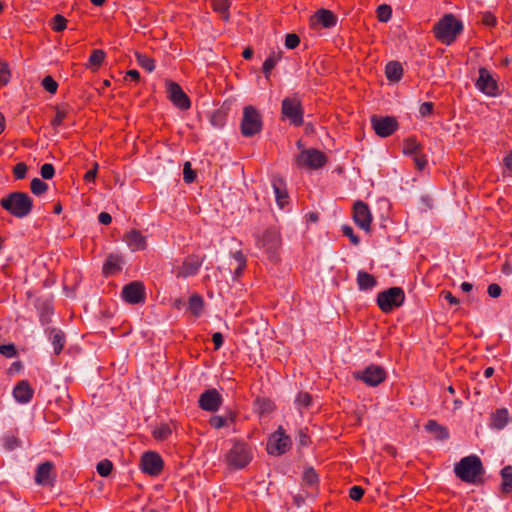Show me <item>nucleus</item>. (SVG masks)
Masks as SVG:
<instances>
[{
    "label": "nucleus",
    "mask_w": 512,
    "mask_h": 512,
    "mask_svg": "<svg viewBox=\"0 0 512 512\" xmlns=\"http://www.w3.org/2000/svg\"><path fill=\"white\" fill-rule=\"evenodd\" d=\"M1 206L13 216L22 219L32 210L33 200L25 192H12L3 197L0 201Z\"/></svg>",
    "instance_id": "1"
},
{
    "label": "nucleus",
    "mask_w": 512,
    "mask_h": 512,
    "mask_svg": "<svg viewBox=\"0 0 512 512\" xmlns=\"http://www.w3.org/2000/svg\"><path fill=\"white\" fill-rule=\"evenodd\" d=\"M455 474L462 481L476 483L477 479L484 473L480 458L476 455L464 457L455 465Z\"/></svg>",
    "instance_id": "2"
},
{
    "label": "nucleus",
    "mask_w": 512,
    "mask_h": 512,
    "mask_svg": "<svg viewBox=\"0 0 512 512\" xmlns=\"http://www.w3.org/2000/svg\"><path fill=\"white\" fill-rule=\"evenodd\" d=\"M463 24L452 14L445 15L434 25V32L438 40L450 45L462 32Z\"/></svg>",
    "instance_id": "3"
},
{
    "label": "nucleus",
    "mask_w": 512,
    "mask_h": 512,
    "mask_svg": "<svg viewBox=\"0 0 512 512\" xmlns=\"http://www.w3.org/2000/svg\"><path fill=\"white\" fill-rule=\"evenodd\" d=\"M252 450L247 444L236 442L226 454V462L233 469H242L252 460Z\"/></svg>",
    "instance_id": "4"
},
{
    "label": "nucleus",
    "mask_w": 512,
    "mask_h": 512,
    "mask_svg": "<svg viewBox=\"0 0 512 512\" xmlns=\"http://www.w3.org/2000/svg\"><path fill=\"white\" fill-rule=\"evenodd\" d=\"M405 299V294L400 287H391L377 295V304L382 312L388 313L400 307Z\"/></svg>",
    "instance_id": "5"
},
{
    "label": "nucleus",
    "mask_w": 512,
    "mask_h": 512,
    "mask_svg": "<svg viewBox=\"0 0 512 512\" xmlns=\"http://www.w3.org/2000/svg\"><path fill=\"white\" fill-rule=\"evenodd\" d=\"M262 118L260 113L253 106H246L243 109L241 121V132L245 137H252L262 130Z\"/></svg>",
    "instance_id": "6"
},
{
    "label": "nucleus",
    "mask_w": 512,
    "mask_h": 512,
    "mask_svg": "<svg viewBox=\"0 0 512 512\" xmlns=\"http://www.w3.org/2000/svg\"><path fill=\"white\" fill-rule=\"evenodd\" d=\"M326 156L317 149H302L295 157L296 164L299 168H306L309 170H316L324 166L326 163Z\"/></svg>",
    "instance_id": "7"
},
{
    "label": "nucleus",
    "mask_w": 512,
    "mask_h": 512,
    "mask_svg": "<svg viewBox=\"0 0 512 512\" xmlns=\"http://www.w3.org/2000/svg\"><path fill=\"white\" fill-rule=\"evenodd\" d=\"M291 444L290 437L285 433L283 427L279 426L268 439L267 452L271 455L279 456L286 453L290 449Z\"/></svg>",
    "instance_id": "8"
},
{
    "label": "nucleus",
    "mask_w": 512,
    "mask_h": 512,
    "mask_svg": "<svg viewBox=\"0 0 512 512\" xmlns=\"http://www.w3.org/2000/svg\"><path fill=\"white\" fill-rule=\"evenodd\" d=\"M258 244L266 250L269 258L272 261L278 260L277 250L281 245V238L279 232L276 229H267L262 238L259 239Z\"/></svg>",
    "instance_id": "9"
},
{
    "label": "nucleus",
    "mask_w": 512,
    "mask_h": 512,
    "mask_svg": "<svg viewBox=\"0 0 512 512\" xmlns=\"http://www.w3.org/2000/svg\"><path fill=\"white\" fill-rule=\"evenodd\" d=\"M121 296L125 302L132 305L143 303L146 299L144 284L140 281L126 284L122 289Z\"/></svg>",
    "instance_id": "10"
},
{
    "label": "nucleus",
    "mask_w": 512,
    "mask_h": 512,
    "mask_svg": "<svg viewBox=\"0 0 512 512\" xmlns=\"http://www.w3.org/2000/svg\"><path fill=\"white\" fill-rule=\"evenodd\" d=\"M356 379H361L366 385L376 387L386 379L385 370L378 365H370L362 372L355 373Z\"/></svg>",
    "instance_id": "11"
},
{
    "label": "nucleus",
    "mask_w": 512,
    "mask_h": 512,
    "mask_svg": "<svg viewBox=\"0 0 512 512\" xmlns=\"http://www.w3.org/2000/svg\"><path fill=\"white\" fill-rule=\"evenodd\" d=\"M282 114L295 126H299L303 122V111L300 101L296 98H285L282 101Z\"/></svg>",
    "instance_id": "12"
},
{
    "label": "nucleus",
    "mask_w": 512,
    "mask_h": 512,
    "mask_svg": "<svg viewBox=\"0 0 512 512\" xmlns=\"http://www.w3.org/2000/svg\"><path fill=\"white\" fill-rule=\"evenodd\" d=\"M166 90L167 97L177 108L181 110H187L190 108V99L176 82L167 81Z\"/></svg>",
    "instance_id": "13"
},
{
    "label": "nucleus",
    "mask_w": 512,
    "mask_h": 512,
    "mask_svg": "<svg viewBox=\"0 0 512 512\" xmlns=\"http://www.w3.org/2000/svg\"><path fill=\"white\" fill-rule=\"evenodd\" d=\"M205 256H199L196 254L188 255L182 262L181 266L176 271L178 278H187L197 274L201 267Z\"/></svg>",
    "instance_id": "14"
},
{
    "label": "nucleus",
    "mask_w": 512,
    "mask_h": 512,
    "mask_svg": "<svg viewBox=\"0 0 512 512\" xmlns=\"http://www.w3.org/2000/svg\"><path fill=\"white\" fill-rule=\"evenodd\" d=\"M163 466V460L156 452H146L141 458V468L143 472L151 476L159 475L163 470Z\"/></svg>",
    "instance_id": "15"
},
{
    "label": "nucleus",
    "mask_w": 512,
    "mask_h": 512,
    "mask_svg": "<svg viewBox=\"0 0 512 512\" xmlns=\"http://www.w3.org/2000/svg\"><path fill=\"white\" fill-rule=\"evenodd\" d=\"M372 127L375 133L380 137H388L397 129V121L393 117H371Z\"/></svg>",
    "instance_id": "16"
},
{
    "label": "nucleus",
    "mask_w": 512,
    "mask_h": 512,
    "mask_svg": "<svg viewBox=\"0 0 512 512\" xmlns=\"http://www.w3.org/2000/svg\"><path fill=\"white\" fill-rule=\"evenodd\" d=\"M476 87L488 96H496L498 94V85L486 68L479 69Z\"/></svg>",
    "instance_id": "17"
},
{
    "label": "nucleus",
    "mask_w": 512,
    "mask_h": 512,
    "mask_svg": "<svg viewBox=\"0 0 512 512\" xmlns=\"http://www.w3.org/2000/svg\"><path fill=\"white\" fill-rule=\"evenodd\" d=\"M198 403L201 409L215 412L222 404V396L216 389H209L200 395Z\"/></svg>",
    "instance_id": "18"
},
{
    "label": "nucleus",
    "mask_w": 512,
    "mask_h": 512,
    "mask_svg": "<svg viewBox=\"0 0 512 512\" xmlns=\"http://www.w3.org/2000/svg\"><path fill=\"white\" fill-rule=\"evenodd\" d=\"M353 220L355 224H370L372 215L368 206L362 202L357 201L353 207Z\"/></svg>",
    "instance_id": "19"
},
{
    "label": "nucleus",
    "mask_w": 512,
    "mask_h": 512,
    "mask_svg": "<svg viewBox=\"0 0 512 512\" xmlns=\"http://www.w3.org/2000/svg\"><path fill=\"white\" fill-rule=\"evenodd\" d=\"M34 390L30 386V384L22 380L20 381L13 390V396L16 399V401L20 403H27L29 402L33 397Z\"/></svg>",
    "instance_id": "20"
},
{
    "label": "nucleus",
    "mask_w": 512,
    "mask_h": 512,
    "mask_svg": "<svg viewBox=\"0 0 512 512\" xmlns=\"http://www.w3.org/2000/svg\"><path fill=\"white\" fill-rule=\"evenodd\" d=\"M124 241L133 251L143 250L146 247L145 237L136 229H131L126 233Z\"/></svg>",
    "instance_id": "21"
},
{
    "label": "nucleus",
    "mask_w": 512,
    "mask_h": 512,
    "mask_svg": "<svg viewBox=\"0 0 512 512\" xmlns=\"http://www.w3.org/2000/svg\"><path fill=\"white\" fill-rule=\"evenodd\" d=\"M509 422V412L506 408H499L490 416V427L496 430L503 429Z\"/></svg>",
    "instance_id": "22"
},
{
    "label": "nucleus",
    "mask_w": 512,
    "mask_h": 512,
    "mask_svg": "<svg viewBox=\"0 0 512 512\" xmlns=\"http://www.w3.org/2000/svg\"><path fill=\"white\" fill-rule=\"evenodd\" d=\"M53 464L44 462L40 464L36 470L35 481L39 485H49L51 483Z\"/></svg>",
    "instance_id": "23"
},
{
    "label": "nucleus",
    "mask_w": 512,
    "mask_h": 512,
    "mask_svg": "<svg viewBox=\"0 0 512 512\" xmlns=\"http://www.w3.org/2000/svg\"><path fill=\"white\" fill-rule=\"evenodd\" d=\"M427 432L431 433L436 440H445L449 437V432L446 427L440 425L435 420H429L425 424Z\"/></svg>",
    "instance_id": "24"
},
{
    "label": "nucleus",
    "mask_w": 512,
    "mask_h": 512,
    "mask_svg": "<svg viewBox=\"0 0 512 512\" xmlns=\"http://www.w3.org/2000/svg\"><path fill=\"white\" fill-rule=\"evenodd\" d=\"M314 18L316 19V21L318 23L322 24V26L325 28H331V27L335 26L336 22H337V18L335 16V14L333 12H331L330 10H326V9L318 10L315 13Z\"/></svg>",
    "instance_id": "25"
},
{
    "label": "nucleus",
    "mask_w": 512,
    "mask_h": 512,
    "mask_svg": "<svg viewBox=\"0 0 512 512\" xmlns=\"http://www.w3.org/2000/svg\"><path fill=\"white\" fill-rule=\"evenodd\" d=\"M273 191L275 194L276 202L280 208H283L287 203L288 194L284 188V183L281 179H274L272 182Z\"/></svg>",
    "instance_id": "26"
},
{
    "label": "nucleus",
    "mask_w": 512,
    "mask_h": 512,
    "mask_svg": "<svg viewBox=\"0 0 512 512\" xmlns=\"http://www.w3.org/2000/svg\"><path fill=\"white\" fill-rule=\"evenodd\" d=\"M385 74L389 81L398 82L403 74V68L397 61H390L386 64Z\"/></svg>",
    "instance_id": "27"
},
{
    "label": "nucleus",
    "mask_w": 512,
    "mask_h": 512,
    "mask_svg": "<svg viewBox=\"0 0 512 512\" xmlns=\"http://www.w3.org/2000/svg\"><path fill=\"white\" fill-rule=\"evenodd\" d=\"M357 284L360 290H369L376 286L377 280L373 275L365 271H359L357 274Z\"/></svg>",
    "instance_id": "28"
},
{
    "label": "nucleus",
    "mask_w": 512,
    "mask_h": 512,
    "mask_svg": "<svg viewBox=\"0 0 512 512\" xmlns=\"http://www.w3.org/2000/svg\"><path fill=\"white\" fill-rule=\"evenodd\" d=\"M121 270V259L119 256L116 255H110L104 266H103V273L105 275H114L117 272Z\"/></svg>",
    "instance_id": "29"
},
{
    "label": "nucleus",
    "mask_w": 512,
    "mask_h": 512,
    "mask_svg": "<svg viewBox=\"0 0 512 512\" xmlns=\"http://www.w3.org/2000/svg\"><path fill=\"white\" fill-rule=\"evenodd\" d=\"M188 308L194 317H199L204 309L203 298L198 294H193L188 301Z\"/></svg>",
    "instance_id": "30"
},
{
    "label": "nucleus",
    "mask_w": 512,
    "mask_h": 512,
    "mask_svg": "<svg viewBox=\"0 0 512 512\" xmlns=\"http://www.w3.org/2000/svg\"><path fill=\"white\" fill-rule=\"evenodd\" d=\"M502 484L501 491L504 494H509L512 492V466H505L501 470Z\"/></svg>",
    "instance_id": "31"
},
{
    "label": "nucleus",
    "mask_w": 512,
    "mask_h": 512,
    "mask_svg": "<svg viewBox=\"0 0 512 512\" xmlns=\"http://www.w3.org/2000/svg\"><path fill=\"white\" fill-rule=\"evenodd\" d=\"M50 339L52 341L55 354H60L65 343L64 333L58 329H51Z\"/></svg>",
    "instance_id": "32"
},
{
    "label": "nucleus",
    "mask_w": 512,
    "mask_h": 512,
    "mask_svg": "<svg viewBox=\"0 0 512 512\" xmlns=\"http://www.w3.org/2000/svg\"><path fill=\"white\" fill-rule=\"evenodd\" d=\"M232 259L235 262L234 278H239L247 265V259L241 251L232 254Z\"/></svg>",
    "instance_id": "33"
},
{
    "label": "nucleus",
    "mask_w": 512,
    "mask_h": 512,
    "mask_svg": "<svg viewBox=\"0 0 512 512\" xmlns=\"http://www.w3.org/2000/svg\"><path fill=\"white\" fill-rule=\"evenodd\" d=\"M152 434L156 440L163 441L171 436L172 428L169 424L162 423L153 430Z\"/></svg>",
    "instance_id": "34"
},
{
    "label": "nucleus",
    "mask_w": 512,
    "mask_h": 512,
    "mask_svg": "<svg viewBox=\"0 0 512 512\" xmlns=\"http://www.w3.org/2000/svg\"><path fill=\"white\" fill-rule=\"evenodd\" d=\"M280 59V55H277L276 53H271L269 57L264 61L263 63V73L265 74V77L268 79L270 76V73L272 69L276 66Z\"/></svg>",
    "instance_id": "35"
},
{
    "label": "nucleus",
    "mask_w": 512,
    "mask_h": 512,
    "mask_svg": "<svg viewBox=\"0 0 512 512\" xmlns=\"http://www.w3.org/2000/svg\"><path fill=\"white\" fill-rule=\"evenodd\" d=\"M105 55L101 49L93 50L89 58V67L96 70L102 64Z\"/></svg>",
    "instance_id": "36"
},
{
    "label": "nucleus",
    "mask_w": 512,
    "mask_h": 512,
    "mask_svg": "<svg viewBox=\"0 0 512 512\" xmlns=\"http://www.w3.org/2000/svg\"><path fill=\"white\" fill-rule=\"evenodd\" d=\"M30 189L34 195L40 196L48 190V185L39 178H33Z\"/></svg>",
    "instance_id": "37"
},
{
    "label": "nucleus",
    "mask_w": 512,
    "mask_h": 512,
    "mask_svg": "<svg viewBox=\"0 0 512 512\" xmlns=\"http://www.w3.org/2000/svg\"><path fill=\"white\" fill-rule=\"evenodd\" d=\"M420 151V145L415 139L409 138L405 141L403 146V153L409 156H415Z\"/></svg>",
    "instance_id": "38"
},
{
    "label": "nucleus",
    "mask_w": 512,
    "mask_h": 512,
    "mask_svg": "<svg viewBox=\"0 0 512 512\" xmlns=\"http://www.w3.org/2000/svg\"><path fill=\"white\" fill-rule=\"evenodd\" d=\"M137 63L149 72H152L155 68L154 60L148 56L140 53H136Z\"/></svg>",
    "instance_id": "39"
},
{
    "label": "nucleus",
    "mask_w": 512,
    "mask_h": 512,
    "mask_svg": "<svg viewBox=\"0 0 512 512\" xmlns=\"http://www.w3.org/2000/svg\"><path fill=\"white\" fill-rule=\"evenodd\" d=\"M392 15V9L387 4H382L377 8V17L380 22H388Z\"/></svg>",
    "instance_id": "40"
},
{
    "label": "nucleus",
    "mask_w": 512,
    "mask_h": 512,
    "mask_svg": "<svg viewBox=\"0 0 512 512\" xmlns=\"http://www.w3.org/2000/svg\"><path fill=\"white\" fill-rule=\"evenodd\" d=\"M212 4L216 12L222 14L225 19L228 18V0H212Z\"/></svg>",
    "instance_id": "41"
},
{
    "label": "nucleus",
    "mask_w": 512,
    "mask_h": 512,
    "mask_svg": "<svg viewBox=\"0 0 512 512\" xmlns=\"http://www.w3.org/2000/svg\"><path fill=\"white\" fill-rule=\"evenodd\" d=\"M96 469L100 476L107 477L113 469V464L110 460L105 459L97 464Z\"/></svg>",
    "instance_id": "42"
},
{
    "label": "nucleus",
    "mask_w": 512,
    "mask_h": 512,
    "mask_svg": "<svg viewBox=\"0 0 512 512\" xmlns=\"http://www.w3.org/2000/svg\"><path fill=\"white\" fill-rule=\"evenodd\" d=\"M4 447L12 451L21 445V441L13 434H8L3 438Z\"/></svg>",
    "instance_id": "43"
},
{
    "label": "nucleus",
    "mask_w": 512,
    "mask_h": 512,
    "mask_svg": "<svg viewBox=\"0 0 512 512\" xmlns=\"http://www.w3.org/2000/svg\"><path fill=\"white\" fill-rule=\"evenodd\" d=\"M228 421H233L232 417H223V416H212L209 420V424L215 429H220L224 426L228 425Z\"/></svg>",
    "instance_id": "44"
},
{
    "label": "nucleus",
    "mask_w": 512,
    "mask_h": 512,
    "mask_svg": "<svg viewBox=\"0 0 512 512\" xmlns=\"http://www.w3.org/2000/svg\"><path fill=\"white\" fill-rule=\"evenodd\" d=\"M196 178L195 171L191 167V163L189 161H186L184 163L183 168V180L185 183L190 184L192 183Z\"/></svg>",
    "instance_id": "45"
},
{
    "label": "nucleus",
    "mask_w": 512,
    "mask_h": 512,
    "mask_svg": "<svg viewBox=\"0 0 512 512\" xmlns=\"http://www.w3.org/2000/svg\"><path fill=\"white\" fill-rule=\"evenodd\" d=\"M67 20L60 14H57L53 17L51 26L52 29L56 32H61L66 28Z\"/></svg>",
    "instance_id": "46"
},
{
    "label": "nucleus",
    "mask_w": 512,
    "mask_h": 512,
    "mask_svg": "<svg viewBox=\"0 0 512 512\" xmlns=\"http://www.w3.org/2000/svg\"><path fill=\"white\" fill-rule=\"evenodd\" d=\"M42 86L47 92L54 94L57 91L58 83L51 76L48 75L43 78Z\"/></svg>",
    "instance_id": "47"
},
{
    "label": "nucleus",
    "mask_w": 512,
    "mask_h": 512,
    "mask_svg": "<svg viewBox=\"0 0 512 512\" xmlns=\"http://www.w3.org/2000/svg\"><path fill=\"white\" fill-rule=\"evenodd\" d=\"M303 481L309 485H315L318 482V475L314 469L309 468L304 471Z\"/></svg>",
    "instance_id": "48"
},
{
    "label": "nucleus",
    "mask_w": 512,
    "mask_h": 512,
    "mask_svg": "<svg viewBox=\"0 0 512 512\" xmlns=\"http://www.w3.org/2000/svg\"><path fill=\"white\" fill-rule=\"evenodd\" d=\"M40 174L43 179L49 180L55 175L54 166L50 163L43 164L40 169Z\"/></svg>",
    "instance_id": "49"
},
{
    "label": "nucleus",
    "mask_w": 512,
    "mask_h": 512,
    "mask_svg": "<svg viewBox=\"0 0 512 512\" xmlns=\"http://www.w3.org/2000/svg\"><path fill=\"white\" fill-rule=\"evenodd\" d=\"M10 70L5 63H0V86L6 85L10 80Z\"/></svg>",
    "instance_id": "50"
},
{
    "label": "nucleus",
    "mask_w": 512,
    "mask_h": 512,
    "mask_svg": "<svg viewBox=\"0 0 512 512\" xmlns=\"http://www.w3.org/2000/svg\"><path fill=\"white\" fill-rule=\"evenodd\" d=\"M210 122L216 128L222 127L224 123V113L220 110L213 112L210 117Z\"/></svg>",
    "instance_id": "51"
},
{
    "label": "nucleus",
    "mask_w": 512,
    "mask_h": 512,
    "mask_svg": "<svg viewBox=\"0 0 512 512\" xmlns=\"http://www.w3.org/2000/svg\"><path fill=\"white\" fill-rule=\"evenodd\" d=\"M0 354L7 358H13L17 355V350L13 344H4L0 345Z\"/></svg>",
    "instance_id": "52"
},
{
    "label": "nucleus",
    "mask_w": 512,
    "mask_h": 512,
    "mask_svg": "<svg viewBox=\"0 0 512 512\" xmlns=\"http://www.w3.org/2000/svg\"><path fill=\"white\" fill-rule=\"evenodd\" d=\"M379 209L382 210L380 214L381 221H387L389 219L390 203L386 199H382L378 202Z\"/></svg>",
    "instance_id": "53"
},
{
    "label": "nucleus",
    "mask_w": 512,
    "mask_h": 512,
    "mask_svg": "<svg viewBox=\"0 0 512 512\" xmlns=\"http://www.w3.org/2000/svg\"><path fill=\"white\" fill-rule=\"evenodd\" d=\"M312 402V397L307 392H300L296 398V403L300 407H308Z\"/></svg>",
    "instance_id": "54"
},
{
    "label": "nucleus",
    "mask_w": 512,
    "mask_h": 512,
    "mask_svg": "<svg viewBox=\"0 0 512 512\" xmlns=\"http://www.w3.org/2000/svg\"><path fill=\"white\" fill-rule=\"evenodd\" d=\"M300 43V38L298 35L291 33L287 34L285 38V46L288 49L296 48Z\"/></svg>",
    "instance_id": "55"
},
{
    "label": "nucleus",
    "mask_w": 512,
    "mask_h": 512,
    "mask_svg": "<svg viewBox=\"0 0 512 512\" xmlns=\"http://www.w3.org/2000/svg\"><path fill=\"white\" fill-rule=\"evenodd\" d=\"M28 167L25 163L20 162L14 167V176L16 179H23L27 173Z\"/></svg>",
    "instance_id": "56"
},
{
    "label": "nucleus",
    "mask_w": 512,
    "mask_h": 512,
    "mask_svg": "<svg viewBox=\"0 0 512 512\" xmlns=\"http://www.w3.org/2000/svg\"><path fill=\"white\" fill-rule=\"evenodd\" d=\"M343 235L348 237L353 245H358L360 242L358 236L354 233L351 226H343Z\"/></svg>",
    "instance_id": "57"
},
{
    "label": "nucleus",
    "mask_w": 512,
    "mask_h": 512,
    "mask_svg": "<svg viewBox=\"0 0 512 512\" xmlns=\"http://www.w3.org/2000/svg\"><path fill=\"white\" fill-rule=\"evenodd\" d=\"M364 495V490L360 486H353L350 488L349 497L352 500L358 501Z\"/></svg>",
    "instance_id": "58"
},
{
    "label": "nucleus",
    "mask_w": 512,
    "mask_h": 512,
    "mask_svg": "<svg viewBox=\"0 0 512 512\" xmlns=\"http://www.w3.org/2000/svg\"><path fill=\"white\" fill-rule=\"evenodd\" d=\"M487 292L490 297L497 298L501 295L502 289L498 284L492 283L488 286Z\"/></svg>",
    "instance_id": "59"
},
{
    "label": "nucleus",
    "mask_w": 512,
    "mask_h": 512,
    "mask_svg": "<svg viewBox=\"0 0 512 512\" xmlns=\"http://www.w3.org/2000/svg\"><path fill=\"white\" fill-rule=\"evenodd\" d=\"M66 117V113L61 110H57L55 118L52 120L51 125L57 128L62 124L63 119Z\"/></svg>",
    "instance_id": "60"
},
{
    "label": "nucleus",
    "mask_w": 512,
    "mask_h": 512,
    "mask_svg": "<svg viewBox=\"0 0 512 512\" xmlns=\"http://www.w3.org/2000/svg\"><path fill=\"white\" fill-rule=\"evenodd\" d=\"M420 201H421V205H422L421 209H423V210L430 209L433 206V199L428 194L422 195L420 198Z\"/></svg>",
    "instance_id": "61"
},
{
    "label": "nucleus",
    "mask_w": 512,
    "mask_h": 512,
    "mask_svg": "<svg viewBox=\"0 0 512 512\" xmlns=\"http://www.w3.org/2000/svg\"><path fill=\"white\" fill-rule=\"evenodd\" d=\"M432 111H433V104L431 102H425L419 108V113L423 117L431 114Z\"/></svg>",
    "instance_id": "62"
},
{
    "label": "nucleus",
    "mask_w": 512,
    "mask_h": 512,
    "mask_svg": "<svg viewBox=\"0 0 512 512\" xmlns=\"http://www.w3.org/2000/svg\"><path fill=\"white\" fill-rule=\"evenodd\" d=\"M482 22L486 26H494L496 24V17L493 14L486 12L483 14Z\"/></svg>",
    "instance_id": "63"
},
{
    "label": "nucleus",
    "mask_w": 512,
    "mask_h": 512,
    "mask_svg": "<svg viewBox=\"0 0 512 512\" xmlns=\"http://www.w3.org/2000/svg\"><path fill=\"white\" fill-rule=\"evenodd\" d=\"M441 296L451 305H456L459 303V300L455 296H453V294L450 291H443L441 293Z\"/></svg>",
    "instance_id": "64"
}]
</instances>
